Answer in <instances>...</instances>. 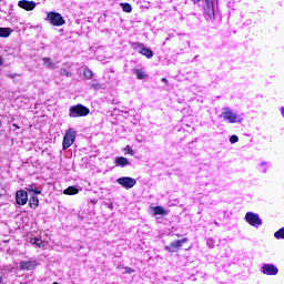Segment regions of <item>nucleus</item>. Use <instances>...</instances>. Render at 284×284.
Here are the masks:
<instances>
[{
    "mask_svg": "<svg viewBox=\"0 0 284 284\" xmlns=\"http://www.w3.org/2000/svg\"><path fill=\"white\" fill-rule=\"evenodd\" d=\"M132 45L133 49L139 52V54H142L146 59H152V57H154V51H152V49L145 48L143 43L134 42Z\"/></svg>",
    "mask_w": 284,
    "mask_h": 284,
    "instance_id": "423d86ee",
    "label": "nucleus"
},
{
    "mask_svg": "<svg viewBox=\"0 0 284 284\" xmlns=\"http://www.w3.org/2000/svg\"><path fill=\"white\" fill-rule=\"evenodd\" d=\"M261 272L266 276H276V274H278V267H276L274 264H263Z\"/></svg>",
    "mask_w": 284,
    "mask_h": 284,
    "instance_id": "1a4fd4ad",
    "label": "nucleus"
},
{
    "mask_svg": "<svg viewBox=\"0 0 284 284\" xmlns=\"http://www.w3.org/2000/svg\"><path fill=\"white\" fill-rule=\"evenodd\" d=\"M114 163L118 168H125L126 165H130V160L125 156H118L115 158Z\"/></svg>",
    "mask_w": 284,
    "mask_h": 284,
    "instance_id": "4468645a",
    "label": "nucleus"
},
{
    "mask_svg": "<svg viewBox=\"0 0 284 284\" xmlns=\"http://www.w3.org/2000/svg\"><path fill=\"white\" fill-rule=\"evenodd\" d=\"M206 245L209 246V247H214V240L213 239H209V240H206Z\"/></svg>",
    "mask_w": 284,
    "mask_h": 284,
    "instance_id": "c85d7f7f",
    "label": "nucleus"
},
{
    "mask_svg": "<svg viewBox=\"0 0 284 284\" xmlns=\"http://www.w3.org/2000/svg\"><path fill=\"white\" fill-rule=\"evenodd\" d=\"M261 165H267V162L263 161L261 162Z\"/></svg>",
    "mask_w": 284,
    "mask_h": 284,
    "instance_id": "e433bc0d",
    "label": "nucleus"
},
{
    "mask_svg": "<svg viewBox=\"0 0 284 284\" xmlns=\"http://www.w3.org/2000/svg\"><path fill=\"white\" fill-rule=\"evenodd\" d=\"M230 143H239V138L236 135H232L230 138Z\"/></svg>",
    "mask_w": 284,
    "mask_h": 284,
    "instance_id": "c756f323",
    "label": "nucleus"
},
{
    "mask_svg": "<svg viewBox=\"0 0 284 284\" xmlns=\"http://www.w3.org/2000/svg\"><path fill=\"white\" fill-rule=\"evenodd\" d=\"M121 8L123 12H128V13L132 12V4L130 3H121Z\"/></svg>",
    "mask_w": 284,
    "mask_h": 284,
    "instance_id": "5701e85b",
    "label": "nucleus"
},
{
    "mask_svg": "<svg viewBox=\"0 0 284 284\" xmlns=\"http://www.w3.org/2000/svg\"><path fill=\"white\" fill-rule=\"evenodd\" d=\"M27 192H29V194H41V190H38L37 187H34V184H29L26 186Z\"/></svg>",
    "mask_w": 284,
    "mask_h": 284,
    "instance_id": "aec40b11",
    "label": "nucleus"
},
{
    "mask_svg": "<svg viewBox=\"0 0 284 284\" xmlns=\"http://www.w3.org/2000/svg\"><path fill=\"white\" fill-rule=\"evenodd\" d=\"M281 114H282V116L284 119V106L281 108Z\"/></svg>",
    "mask_w": 284,
    "mask_h": 284,
    "instance_id": "2f4dec72",
    "label": "nucleus"
},
{
    "mask_svg": "<svg viewBox=\"0 0 284 284\" xmlns=\"http://www.w3.org/2000/svg\"><path fill=\"white\" fill-rule=\"evenodd\" d=\"M83 77L87 78V79H92L94 77V73L89 68H84Z\"/></svg>",
    "mask_w": 284,
    "mask_h": 284,
    "instance_id": "4be33fe9",
    "label": "nucleus"
},
{
    "mask_svg": "<svg viewBox=\"0 0 284 284\" xmlns=\"http://www.w3.org/2000/svg\"><path fill=\"white\" fill-rule=\"evenodd\" d=\"M163 83H168V79L166 78H162Z\"/></svg>",
    "mask_w": 284,
    "mask_h": 284,
    "instance_id": "72a5a7b5",
    "label": "nucleus"
},
{
    "mask_svg": "<svg viewBox=\"0 0 284 284\" xmlns=\"http://www.w3.org/2000/svg\"><path fill=\"white\" fill-rule=\"evenodd\" d=\"M18 6L22 10H27V12H31V10H34L37 8V2L34 1H29V0H20L18 2Z\"/></svg>",
    "mask_w": 284,
    "mask_h": 284,
    "instance_id": "ddd939ff",
    "label": "nucleus"
},
{
    "mask_svg": "<svg viewBox=\"0 0 284 284\" xmlns=\"http://www.w3.org/2000/svg\"><path fill=\"white\" fill-rule=\"evenodd\" d=\"M74 141H77V131L71 128L64 134L62 149L68 150V148H71V145L74 144Z\"/></svg>",
    "mask_w": 284,
    "mask_h": 284,
    "instance_id": "7ed1b4c3",
    "label": "nucleus"
},
{
    "mask_svg": "<svg viewBox=\"0 0 284 284\" xmlns=\"http://www.w3.org/2000/svg\"><path fill=\"white\" fill-rule=\"evenodd\" d=\"M153 214H154V216H165V214H168V212L164 211V209L161 206H155V207H153Z\"/></svg>",
    "mask_w": 284,
    "mask_h": 284,
    "instance_id": "6ab92c4d",
    "label": "nucleus"
},
{
    "mask_svg": "<svg viewBox=\"0 0 284 284\" xmlns=\"http://www.w3.org/2000/svg\"><path fill=\"white\" fill-rule=\"evenodd\" d=\"M263 172H264V173L267 172V169H264Z\"/></svg>",
    "mask_w": 284,
    "mask_h": 284,
    "instance_id": "a19ab883",
    "label": "nucleus"
},
{
    "mask_svg": "<svg viewBox=\"0 0 284 284\" xmlns=\"http://www.w3.org/2000/svg\"><path fill=\"white\" fill-rule=\"evenodd\" d=\"M38 265H39V262L37 260L21 261L20 270L30 272L32 270H36Z\"/></svg>",
    "mask_w": 284,
    "mask_h": 284,
    "instance_id": "9d476101",
    "label": "nucleus"
},
{
    "mask_svg": "<svg viewBox=\"0 0 284 284\" xmlns=\"http://www.w3.org/2000/svg\"><path fill=\"white\" fill-rule=\"evenodd\" d=\"M133 74H135L136 79H140V80L145 79V72H143L141 69H135Z\"/></svg>",
    "mask_w": 284,
    "mask_h": 284,
    "instance_id": "412c9836",
    "label": "nucleus"
},
{
    "mask_svg": "<svg viewBox=\"0 0 284 284\" xmlns=\"http://www.w3.org/2000/svg\"><path fill=\"white\" fill-rule=\"evenodd\" d=\"M44 68H48V70H57V64L52 62V59L50 58H42Z\"/></svg>",
    "mask_w": 284,
    "mask_h": 284,
    "instance_id": "2eb2a0df",
    "label": "nucleus"
},
{
    "mask_svg": "<svg viewBox=\"0 0 284 284\" xmlns=\"http://www.w3.org/2000/svg\"><path fill=\"white\" fill-rule=\"evenodd\" d=\"M0 65H3V59L0 58Z\"/></svg>",
    "mask_w": 284,
    "mask_h": 284,
    "instance_id": "c9c22d12",
    "label": "nucleus"
},
{
    "mask_svg": "<svg viewBox=\"0 0 284 284\" xmlns=\"http://www.w3.org/2000/svg\"><path fill=\"white\" fill-rule=\"evenodd\" d=\"M134 270L132 267L125 266L124 274H133Z\"/></svg>",
    "mask_w": 284,
    "mask_h": 284,
    "instance_id": "cd10ccee",
    "label": "nucleus"
},
{
    "mask_svg": "<svg viewBox=\"0 0 284 284\" xmlns=\"http://www.w3.org/2000/svg\"><path fill=\"white\" fill-rule=\"evenodd\" d=\"M116 183L125 190H132L136 185V180L130 176H122L116 180Z\"/></svg>",
    "mask_w": 284,
    "mask_h": 284,
    "instance_id": "0eeeda50",
    "label": "nucleus"
},
{
    "mask_svg": "<svg viewBox=\"0 0 284 284\" xmlns=\"http://www.w3.org/2000/svg\"><path fill=\"white\" fill-rule=\"evenodd\" d=\"M187 243V237H184L182 240H175L170 243V245L165 246L164 250L166 252H179L180 247H183V244Z\"/></svg>",
    "mask_w": 284,
    "mask_h": 284,
    "instance_id": "6e6552de",
    "label": "nucleus"
},
{
    "mask_svg": "<svg viewBox=\"0 0 284 284\" xmlns=\"http://www.w3.org/2000/svg\"><path fill=\"white\" fill-rule=\"evenodd\" d=\"M90 109L83 104H75L69 109V116L71 119H79V116H88Z\"/></svg>",
    "mask_w": 284,
    "mask_h": 284,
    "instance_id": "f257e3e1",
    "label": "nucleus"
},
{
    "mask_svg": "<svg viewBox=\"0 0 284 284\" xmlns=\"http://www.w3.org/2000/svg\"><path fill=\"white\" fill-rule=\"evenodd\" d=\"M193 1V3H199V1H201V0H192Z\"/></svg>",
    "mask_w": 284,
    "mask_h": 284,
    "instance_id": "58836bf2",
    "label": "nucleus"
},
{
    "mask_svg": "<svg viewBox=\"0 0 284 284\" xmlns=\"http://www.w3.org/2000/svg\"><path fill=\"white\" fill-rule=\"evenodd\" d=\"M224 121H227L229 123H242L243 118H241L239 114H236L232 109L224 108L222 111V115Z\"/></svg>",
    "mask_w": 284,
    "mask_h": 284,
    "instance_id": "f03ea898",
    "label": "nucleus"
},
{
    "mask_svg": "<svg viewBox=\"0 0 284 284\" xmlns=\"http://www.w3.org/2000/svg\"><path fill=\"white\" fill-rule=\"evenodd\" d=\"M7 77H9V79H17V77H19V74H17V73H8Z\"/></svg>",
    "mask_w": 284,
    "mask_h": 284,
    "instance_id": "7c9ffc66",
    "label": "nucleus"
},
{
    "mask_svg": "<svg viewBox=\"0 0 284 284\" xmlns=\"http://www.w3.org/2000/svg\"><path fill=\"white\" fill-rule=\"evenodd\" d=\"M29 205L31 210H37V207H39V196L33 194L29 201Z\"/></svg>",
    "mask_w": 284,
    "mask_h": 284,
    "instance_id": "dca6fc26",
    "label": "nucleus"
},
{
    "mask_svg": "<svg viewBox=\"0 0 284 284\" xmlns=\"http://www.w3.org/2000/svg\"><path fill=\"white\" fill-rule=\"evenodd\" d=\"M128 150V154H130V156H134V150H132V148H130V145H128L125 149H124V152Z\"/></svg>",
    "mask_w": 284,
    "mask_h": 284,
    "instance_id": "bb28decb",
    "label": "nucleus"
},
{
    "mask_svg": "<svg viewBox=\"0 0 284 284\" xmlns=\"http://www.w3.org/2000/svg\"><path fill=\"white\" fill-rule=\"evenodd\" d=\"M16 203L18 205H26L28 203V191H18L16 193Z\"/></svg>",
    "mask_w": 284,
    "mask_h": 284,
    "instance_id": "f8f14e48",
    "label": "nucleus"
},
{
    "mask_svg": "<svg viewBox=\"0 0 284 284\" xmlns=\"http://www.w3.org/2000/svg\"><path fill=\"white\" fill-rule=\"evenodd\" d=\"M12 34V29L10 28H0V37L3 39H8Z\"/></svg>",
    "mask_w": 284,
    "mask_h": 284,
    "instance_id": "a211bd4d",
    "label": "nucleus"
},
{
    "mask_svg": "<svg viewBox=\"0 0 284 284\" xmlns=\"http://www.w3.org/2000/svg\"><path fill=\"white\" fill-rule=\"evenodd\" d=\"M275 239H284V227L274 233Z\"/></svg>",
    "mask_w": 284,
    "mask_h": 284,
    "instance_id": "393cba45",
    "label": "nucleus"
},
{
    "mask_svg": "<svg viewBox=\"0 0 284 284\" xmlns=\"http://www.w3.org/2000/svg\"><path fill=\"white\" fill-rule=\"evenodd\" d=\"M203 8L209 19H214V2L212 0H203Z\"/></svg>",
    "mask_w": 284,
    "mask_h": 284,
    "instance_id": "9b49d317",
    "label": "nucleus"
},
{
    "mask_svg": "<svg viewBox=\"0 0 284 284\" xmlns=\"http://www.w3.org/2000/svg\"><path fill=\"white\" fill-rule=\"evenodd\" d=\"M30 243L32 245H37V247H41L43 245V241L41 239H31Z\"/></svg>",
    "mask_w": 284,
    "mask_h": 284,
    "instance_id": "b1692460",
    "label": "nucleus"
},
{
    "mask_svg": "<svg viewBox=\"0 0 284 284\" xmlns=\"http://www.w3.org/2000/svg\"><path fill=\"white\" fill-rule=\"evenodd\" d=\"M60 74H62V77H72V73H70L67 69L62 68L60 69Z\"/></svg>",
    "mask_w": 284,
    "mask_h": 284,
    "instance_id": "a878e982",
    "label": "nucleus"
},
{
    "mask_svg": "<svg viewBox=\"0 0 284 284\" xmlns=\"http://www.w3.org/2000/svg\"><path fill=\"white\" fill-rule=\"evenodd\" d=\"M245 221L248 223V225H252V227H261V225H263V220H261V216L254 212H247L245 215Z\"/></svg>",
    "mask_w": 284,
    "mask_h": 284,
    "instance_id": "20e7f679",
    "label": "nucleus"
},
{
    "mask_svg": "<svg viewBox=\"0 0 284 284\" xmlns=\"http://www.w3.org/2000/svg\"><path fill=\"white\" fill-rule=\"evenodd\" d=\"M63 194L68 196H73L74 194H79V189L77 186H69L63 191Z\"/></svg>",
    "mask_w": 284,
    "mask_h": 284,
    "instance_id": "f3484780",
    "label": "nucleus"
},
{
    "mask_svg": "<svg viewBox=\"0 0 284 284\" xmlns=\"http://www.w3.org/2000/svg\"><path fill=\"white\" fill-rule=\"evenodd\" d=\"M2 125H3V124H2L1 121H0V129L2 128Z\"/></svg>",
    "mask_w": 284,
    "mask_h": 284,
    "instance_id": "ea45409f",
    "label": "nucleus"
},
{
    "mask_svg": "<svg viewBox=\"0 0 284 284\" xmlns=\"http://www.w3.org/2000/svg\"><path fill=\"white\" fill-rule=\"evenodd\" d=\"M93 88H100V84H92Z\"/></svg>",
    "mask_w": 284,
    "mask_h": 284,
    "instance_id": "f704fd0d",
    "label": "nucleus"
},
{
    "mask_svg": "<svg viewBox=\"0 0 284 284\" xmlns=\"http://www.w3.org/2000/svg\"><path fill=\"white\" fill-rule=\"evenodd\" d=\"M13 128H16V130H19L21 126L18 124H12Z\"/></svg>",
    "mask_w": 284,
    "mask_h": 284,
    "instance_id": "473e14b6",
    "label": "nucleus"
},
{
    "mask_svg": "<svg viewBox=\"0 0 284 284\" xmlns=\"http://www.w3.org/2000/svg\"><path fill=\"white\" fill-rule=\"evenodd\" d=\"M0 284H3V277L0 276Z\"/></svg>",
    "mask_w": 284,
    "mask_h": 284,
    "instance_id": "4c0bfd02",
    "label": "nucleus"
},
{
    "mask_svg": "<svg viewBox=\"0 0 284 284\" xmlns=\"http://www.w3.org/2000/svg\"><path fill=\"white\" fill-rule=\"evenodd\" d=\"M52 284H59L58 282H54V283H52Z\"/></svg>",
    "mask_w": 284,
    "mask_h": 284,
    "instance_id": "79ce46f5",
    "label": "nucleus"
},
{
    "mask_svg": "<svg viewBox=\"0 0 284 284\" xmlns=\"http://www.w3.org/2000/svg\"><path fill=\"white\" fill-rule=\"evenodd\" d=\"M47 17L51 26H55L57 28L65 26V19H63V16H61V13L49 12Z\"/></svg>",
    "mask_w": 284,
    "mask_h": 284,
    "instance_id": "39448f33",
    "label": "nucleus"
}]
</instances>
